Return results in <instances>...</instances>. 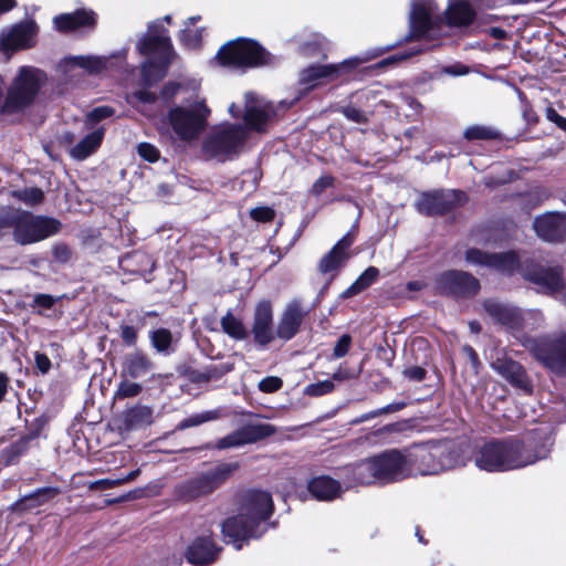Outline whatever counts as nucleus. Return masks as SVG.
<instances>
[{"label":"nucleus","instance_id":"nucleus-1","mask_svg":"<svg viewBox=\"0 0 566 566\" xmlns=\"http://www.w3.org/2000/svg\"><path fill=\"white\" fill-rule=\"evenodd\" d=\"M549 444V438L538 448H535L531 439L491 440L474 452L473 461L480 470L486 472L518 470L546 459Z\"/></svg>","mask_w":566,"mask_h":566},{"label":"nucleus","instance_id":"nucleus-2","mask_svg":"<svg viewBox=\"0 0 566 566\" xmlns=\"http://www.w3.org/2000/svg\"><path fill=\"white\" fill-rule=\"evenodd\" d=\"M273 512V501L265 491L245 493L240 512L222 524V534L228 543L241 549L243 543L252 537H260L265 532V521Z\"/></svg>","mask_w":566,"mask_h":566},{"label":"nucleus","instance_id":"nucleus-3","mask_svg":"<svg viewBox=\"0 0 566 566\" xmlns=\"http://www.w3.org/2000/svg\"><path fill=\"white\" fill-rule=\"evenodd\" d=\"M465 260L470 264L486 266L509 274L518 269L524 279L531 281L546 293L556 292L563 285L558 266L543 268L536 264H520L514 252L490 254L478 249H470L465 253Z\"/></svg>","mask_w":566,"mask_h":566},{"label":"nucleus","instance_id":"nucleus-4","mask_svg":"<svg viewBox=\"0 0 566 566\" xmlns=\"http://www.w3.org/2000/svg\"><path fill=\"white\" fill-rule=\"evenodd\" d=\"M137 50L146 56L140 67L142 85L151 86L166 75L172 59V44L163 22L149 24L146 33L138 40Z\"/></svg>","mask_w":566,"mask_h":566},{"label":"nucleus","instance_id":"nucleus-5","mask_svg":"<svg viewBox=\"0 0 566 566\" xmlns=\"http://www.w3.org/2000/svg\"><path fill=\"white\" fill-rule=\"evenodd\" d=\"M200 80L179 74V95H184L179 105V140H193L206 129L210 108L199 95Z\"/></svg>","mask_w":566,"mask_h":566},{"label":"nucleus","instance_id":"nucleus-6","mask_svg":"<svg viewBox=\"0 0 566 566\" xmlns=\"http://www.w3.org/2000/svg\"><path fill=\"white\" fill-rule=\"evenodd\" d=\"M409 474L431 475L461 464L460 453L450 441H431L406 449Z\"/></svg>","mask_w":566,"mask_h":566},{"label":"nucleus","instance_id":"nucleus-7","mask_svg":"<svg viewBox=\"0 0 566 566\" xmlns=\"http://www.w3.org/2000/svg\"><path fill=\"white\" fill-rule=\"evenodd\" d=\"M45 78V74L39 69L21 67L0 106L1 115L4 117L20 116L34 102Z\"/></svg>","mask_w":566,"mask_h":566},{"label":"nucleus","instance_id":"nucleus-8","mask_svg":"<svg viewBox=\"0 0 566 566\" xmlns=\"http://www.w3.org/2000/svg\"><path fill=\"white\" fill-rule=\"evenodd\" d=\"M248 129L239 124L222 123L210 128L202 140V154L210 159L226 161L237 157L243 149Z\"/></svg>","mask_w":566,"mask_h":566},{"label":"nucleus","instance_id":"nucleus-9","mask_svg":"<svg viewBox=\"0 0 566 566\" xmlns=\"http://www.w3.org/2000/svg\"><path fill=\"white\" fill-rule=\"evenodd\" d=\"M217 61L232 69H251L271 63V55L258 42L248 39H238L222 45Z\"/></svg>","mask_w":566,"mask_h":566},{"label":"nucleus","instance_id":"nucleus-10","mask_svg":"<svg viewBox=\"0 0 566 566\" xmlns=\"http://www.w3.org/2000/svg\"><path fill=\"white\" fill-rule=\"evenodd\" d=\"M60 229L61 222L54 218L15 212L13 237L22 245L42 241L56 234Z\"/></svg>","mask_w":566,"mask_h":566},{"label":"nucleus","instance_id":"nucleus-11","mask_svg":"<svg viewBox=\"0 0 566 566\" xmlns=\"http://www.w3.org/2000/svg\"><path fill=\"white\" fill-rule=\"evenodd\" d=\"M381 53L382 51L380 49H376L360 55L346 59L338 64L311 65L300 73V82L308 87H314L321 84L324 80H336L340 75L358 67L363 63L379 56Z\"/></svg>","mask_w":566,"mask_h":566},{"label":"nucleus","instance_id":"nucleus-12","mask_svg":"<svg viewBox=\"0 0 566 566\" xmlns=\"http://www.w3.org/2000/svg\"><path fill=\"white\" fill-rule=\"evenodd\" d=\"M409 24L412 38L433 39L440 35L443 20L434 0H412Z\"/></svg>","mask_w":566,"mask_h":566},{"label":"nucleus","instance_id":"nucleus-13","mask_svg":"<svg viewBox=\"0 0 566 566\" xmlns=\"http://www.w3.org/2000/svg\"><path fill=\"white\" fill-rule=\"evenodd\" d=\"M524 346L544 366L558 374H566V337L527 338Z\"/></svg>","mask_w":566,"mask_h":566},{"label":"nucleus","instance_id":"nucleus-14","mask_svg":"<svg viewBox=\"0 0 566 566\" xmlns=\"http://www.w3.org/2000/svg\"><path fill=\"white\" fill-rule=\"evenodd\" d=\"M126 59L127 50H122L109 55L69 56L62 61L60 66L64 72L81 67L90 74H98L107 70H119L125 65Z\"/></svg>","mask_w":566,"mask_h":566},{"label":"nucleus","instance_id":"nucleus-15","mask_svg":"<svg viewBox=\"0 0 566 566\" xmlns=\"http://www.w3.org/2000/svg\"><path fill=\"white\" fill-rule=\"evenodd\" d=\"M436 289L441 294L467 296L478 292L479 282L469 273L451 270L436 279Z\"/></svg>","mask_w":566,"mask_h":566},{"label":"nucleus","instance_id":"nucleus-16","mask_svg":"<svg viewBox=\"0 0 566 566\" xmlns=\"http://www.w3.org/2000/svg\"><path fill=\"white\" fill-rule=\"evenodd\" d=\"M406 455V450H389L376 455L380 484L397 482L410 476Z\"/></svg>","mask_w":566,"mask_h":566},{"label":"nucleus","instance_id":"nucleus-17","mask_svg":"<svg viewBox=\"0 0 566 566\" xmlns=\"http://www.w3.org/2000/svg\"><path fill=\"white\" fill-rule=\"evenodd\" d=\"M237 463H221L206 474L191 482L187 490H182V496L197 497L212 492L223 483L235 470Z\"/></svg>","mask_w":566,"mask_h":566},{"label":"nucleus","instance_id":"nucleus-18","mask_svg":"<svg viewBox=\"0 0 566 566\" xmlns=\"http://www.w3.org/2000/svg\"><path fill=\"white\" fill-rule=\"evenodd\" d=\"M244 98L243 119L247 126L256 132H264L268 123L276 114L273 105L251 92H248Z\"/></svg>","mask_w":566,"mask_h":566},{"label":"nucleus","instance_id":"nucleus-19","mask_svg":"<svg viewBox=\"0 0 566 566\" xmlns=\"http://www.w3.org/2000/svg\"><path fill=\"white\" fill-rule=\"evenodd\" d=\"M464 199V195L454 190L422 193L417 201V209L423 214H442Z\"/></svg>","mask_w":566,"mask_h":566},{"label":"nucleus","instance_id":"nucleus-20","mask_svg":"<svg viewBox=\"0 0 566 566\" xmlns=\"http://www.w3.org/2000/svg\"><path fill=\"white\" fill-rule=\"evenodd\" d=\"M252 334L258 345L265 347L274 340L276 329L273 328V310L268 300L260 301L254 310Z\"/></svg>","mask_w":566,"mask_h":566},{"label":"nucleus","instance_id":"nucleus-21","mask_svg":"<svg viewBox=\"0 0 566 566\" xmlns=\"http://www.w3.org/2000/svg\"><path fill=\"white\" fill-rule=\"evenodd\" d=\"M275 433V428L269 423L244 426L223 437L217 442L218 449H228L256 442Z\"/></svg>","mask_w":566,"mask_h":566},{"label":"nucleus","instance_id":"nucleus-22","mask_svg":"<svg viewBox=\"0 0 566 566\" xmlns=\"http://www.w3.org/2000/svg\"><path fill=\"white\" fill-rule=\"evenodd\" d=\"M536 234L544 241L558 242L566 239V213L546 212L533 221Z\"/></svg>","mask_w":566,"mask_h":566},{"label":"nucleus","instance_id":"nucleus-23","mask_svg":"<svg viewBox=\"0 0 566 566\" xmlns=\"http://www.w3.org/2000/svg\"><path fill=\"white\" fill-rule=\"evenodd\" d=\"M36 27L33 22L20 23L0 35V49L3 51L27 49L33 45Z\"/></svg>","mask_w":566,"mask_h":566},{"label":"nucleus","instance_id":"nucleus-24","mask_svg":"<svg viewBox=\"0 0 566 566\" xmlns=\"http://www.w3.org/2000/svg\"><path fill=\"white\" fill-rule=\"evenodd\" d=\"M307 312L297 301L289 303L276 326V337L283 340L292 339L300 331L303 318Z\"/></svg>","mask_w":566,"mask_h":566},{"label":"nucleus","instance_id":"nucleus-25","mask_svg":"<svg viewBox=\"0 0 566 566\" xmlns=\"http://www.w3.org/2000/svg\"><path fill=\"white\" fill-rule=\"evenodd\" d=\"M484 308L495 323L511 331H520L521 310L516 306L495 300H488L484 303Z\"/></svg>","mask_w":566,"mask_h":566},{"label":"nucleus","instance_id":"nucleus-26","mask_svg":"<svg viewBox=\"0 0 566 566\" xmlns=\"http://www.w3.org/2000/svg\"><path fill=\"white\" fill-rule=\"evenodd\" d=\"M220 548L209 536H200L188 547L186 557L192 565H208L216 560Z\"/></svg>","mask_w":566,"mask_h":566},{"label":"nucleus","instance_id":"nucleus-27","mask_svg":"<svg viewBox=\"0 0 566 566\" xmlns=\"http://www.w3.org/2000/svg\"><path fill=\"white\" fill-rule=\"evenodd\" d=\"M95 21V13L85 9L61 13L53 18L54 28L59 32H71L82 27H92Z\"/></svg>","mask_w":566,"mask_h":566},{"label":"nucleus","instance_id":"nucleus-28","mask_svg":"<svg viewBox=\"0 0 566 566\" xmlns=\"http://www.w3.org/2000/svg\"><path fill=\"white\" fill-rule=\"evenodd\" d=\"M354 239L350 233L345 234L333 249L325 254L319 262V271L322 273H329L337 270L347 260L348 248L353 244Z\"/></svg>","mask_w":566,"mask_h":566},{"label":"nucleus","instance_id":"nucleus-29","mask_svg":"<svg viewBox=\"0 0 566 566\" xmlns=\"http://www.w3.org/2000/svg\"><path fill=\"white\" fill-rule=\"evenodd\" d=\"M494 369L502 375L514 387L524 391H531V385L523 367L513 360H497L493 364Z\"/></svg>","mask_w":566,"mask_h":566},{"label":"nucleus","instance_id":"nucleus-30","mask_svg":"<svg viewBox=\"0 0 566 566\" xmlns=\"http://www.w3.org/2000/svg\"><path fill=\"white\" fill-rule=\"evenodd\" d=\"M104 135L105 128L103 126L95 128L70 149L71 157L80 161L86 159L99 148Z\"/></svg>","mask_w":566,"mask_h":566},{"label":"nucleus","instance_id":"nucleus-31","mask_svg":"<svg viewBox=\"0 0 566 566\" xmlns=\"http://www.w3.org/2000/svg\"><path fill=\"white\" fill-rule=\"evenodd\" d=\"M308 491L319 501H329L339 495L340 484L329 476L322 475L308 482Z\"/></svg>","mask_w":566,"mask_h":566},{"label":"nucleus","instance_id":"nucleus-32","mask_svg":"<svg viewBox=\"0 0 566 566\" xmlns=\"http://www.w3.org/2000/svg\"><path fill=\"white\" fill-rule=\"evenodd\" d=\"M153 369L151 360L142 352L126 355L123 363V373L130 378H140Z\"/></svg>","mask_w":566,"mask_h":566},{"label":"nucleus","instance_id":"nucleus-33","mask_svg":"<svg viewBox=\"0 0 566 566\" xmlns=\"http://www.w3.org/2000/svg\"><path fill=\"white\" fill-rule=\"evenodd\" d=\"M447 21L450 25L462 27L470 24L475 12L472 7L465 1H453L447 9Z\"/></svg>","mask_w":566,"mask_h":566},{"label":"nucleus","instance_id":"nucleus-34","mask_svg":"<svg viewBox=\"0 0 566 566\" xmlns=\"http://www.w3.org/2000/svg\"><path fill=\"white\" fill-rule=\"evenodd\" d=\"M232 369L230 364H213L206 367L203 370H193L188 374V378L198 385H205L210 381L220 379L223 375Z\"/></svg>","mask_w":566,"mask_h":566},{"label":"nucleus","instance_id":"nucleus-35","mask_svg":"<svg viewBox=\"0 0 566 566\" xmlns=\"http://www.w3.org/2000/svg\"><path fill=\"white\" fill-rule=\"evenodd\" d=\"M371 469V458H368L347 467L345 472L349 475V483L369 485L375 484V475H373Z\"/></svg>","mask_w":566,"mask_h":566},{"label":"nucleus","instance_id":"nucleus-36","mask_svg":"<svg viewBox=\"0 0 566 566\" xmlns=\"http://www.w3.org/2000/svg\"><path fill=\"white\" fill-rule=\"evenodd\" d=\"M153 410L146 406H136L125 415L126 428L132 430L151 423Z\"/></svg>","mask_w":566,"mask_h":566},{"label":"nucleus","instance_id":"nucleus-37","mask_svg":"<svg viewBox=\"0 0 566 566\" xmlns=\"http://www.w3.org/2000/svg\"><path fill=\"white\" fill-rule=\"evenodd\" d=\"M198 20H200V17L196 15L189 18V20L184 23V29L181 30V35L179 36V40L187 49H197L201 44L202 29L192 27V24Z\"/></svg>","mask_w":566,"mask_h":566},{"label":"nucleus","instance_id":"nucleus-38","mask_svg":"<svg viewBox=\"0 0 566 566\" xmlns=\"http://www.w3.org/2000/svg\"><path fill=\"white\" fill-rule=\"evenodd\" d=\"M379 275V271L375 266L367 268L359 276L358 279L348 287L346 289L342 296L343 297H352L361 291L366 290L368 286H370L376 279Z\"/></svg>","mask_w":566,"mask_h":566},{"label":"nucleus","instance_id":"nucleus-39","mask_svg":"<svg viewBox=\"0 0 566 566\" xmlns=\"http://www.w3.org/2000/svg\"><path fill=\"white\" fill-rule=\"evenodd\" d=\"M221 327L227 335L237 340H243L248 337V329L245 328L244 324L231 312H228L221 318Z\"/></svg>","mask_w":566,"mask_h":566},{"label":"nucleus","instance_id":"nucleus-40","mask_svg":"<svg viewBox=\"0 0 566 566\" xmlns=\"http://www.w3.org/2000/svg\"><path fill=\"white\" fill-rule=\"evenodd\" d=\"M221 409H213L195 413L185 419L182 422H179V429L196 427L208 421L217 420L221 417Z\"/></svg>","mask_w":566,"mask_h":566},{"label":"nucleus","instance_id":"nucleus-41","mask_svg":"<svg viewBox=\"0 0 566 566\" xmlns=\"http://www.w3.org/2000/svg\"><path fill=\"white\" fill-rule=\"evenodd\" d=\"M177 94V84L169 83L167 84L161 92L163 102L169 107L168 111V122L170 128L174 133H177V111L170 107V102Z\"/></svg>","mask_w":566,"mask_h":566},{"label":"nucleus","instance_id":"nucleus-42","mask_svg":"<svg viewBox=\"0 0 566 566\" xmlns=\"http://www.w3.org/2000/svg\"><path fill=\"white\" fill-rule=\"evenodd\" d=\"M544 316L542 312L537 310L521 311V329L534 331L542 326Z\"/></svg>","mask_w":566,"mask_h":566},{"label":"nucleus","instance_id":"nucleus-43","mask_svg":"<svg viewBox=\"0 0 566 566\" xmlns=\"http://www.w3.org/2000/svg\"><path fill=\"white\" fill-rule=\"evenodd\" d=\"M497 136V132L486 126H471L464 130V137L468 140H486Z\"/></svg>","mask_w":566,"mask_h":566},{"label":"nucleus","instance_id":"nucleus-44","mask_svg":"<svg viewBox=\"0 0 566 566\" xmlns=\"http://www.w3.org/2000/svg\"><path fill=\"white\" fill-rule=\"evenodd\" d=\"M114 114V109L109 106H98L92 109L85 117V127L93 129L97 123L111 117Z\"/></svg>","mask_w":566,"mask_h":566},{"label":"nucleus","instance_id":"nucleus-45","mask_svg":"<svg viewBox=\"0 0 566 566\" xmlns=\"http://www.w3.org/2000/svg\"><path fill=\"white\" fill-rule=\"evenodd\" d=\"M150 339L158 352H166L171 344V334L165 328H159L151 332Z\"/></svg>","mask_w":566,"mask_h":566},{"label":"nucleus","instance_id":"nucleus-46","mask_svg":"<svg viewBox=\"0 0 566 566\" xmlns=\"http://www.w3.org/2000/svg\"><path fill=\"white\" fill-rule=\"evenodd\" d=\"M127 103H129L133 106H137L138 103L142 104H151L156 102V95L151 92H148L146 90H139L136 91L126 97Z\"/></svg>","mask_w":566,"mask_h":566},{"label":"nucleus","instance_id":"nucleus-47","mask_svg":"<svg viewBox=\"0 0 566 566\" xmlns=\"http://www.w3.org/2000/svg\"><path fill=\"white\" fill-rule=\"evenodd\" d=\"M56 491L53 489H41L36 491L34 494L24 499V503L29 506L41 505L48 499L54 496Z\"/></svg>","mask_w":566,"mask_h":566},{"label":"nucleus","instance_id":"nucleus-48","mask_svg":"<svg viewBox=\"0 0 566 566\" xmlns=\"http://www.w3.org/2000/svg\"><path fill=\"white\" fill-rule=\"evenodd\" d=\"M142 391V386L136 382L130 381H122L115 397L116 398H128V397H135Z\"/></svg>","mask_w":566,"mask_h":566},{"label":"nucleus","instance_id":"nucleus-49","mask_svg":"<svg viewBox=\"0 0 566 566\" xmlns=\"http://www.w3.org/2000/svg\"><path fill=\"white\" fill-rule=\"evenodd\" d=\"M333 389H334L333 381L324 380V381H318L316 384L308 385L305 389V392L308 396L318 397V396H322V395L333 391Z\"/></svg>","mask_w":566,"mask_h":566},{"label":"nucleus","instance_id":"nucleus-50","mask_svg":"<svg viewBox=\"0 0 566 566\" xmlns=\"http://www.w3.org/2000/svg\"><path fill=\"white\" fill-rule=\"evenodd\" d=\"M137 153L143 159L149 163H155L159 159V150L149 143L138 144Z\"/></svg>","mask_w":566,"mask_h":566},{"label":"nucleus","instance_id":"nucleus-51","mask_svg":"<svg viewBox=\"0 0 566 566\" xmlns=\"http://www.w3.org/2000/svg\"><path fill=\"white\" fill-rule=\"evenodd\" d=\"M19 198L28 205H35L42 201L43 192L39 188H29L20 191Z\"/></svg>","mask_w":566,"mask_h":566},{"label":"nucleus","instance_id":"nucleus-52","mask_svg":"<svg viewBox=\"0 0 566 566\" xmlns=\"http://www.w3.org/2000/svg\"><path fill=\"white\" fill-rule=\"evenodd\" d=\"M282 386V379L275 376L265 377L259 382V389L263 392L277 391Z\"/></svg>","mask_w":566,"mask_h":566},{"label":"nucleus","instance_id":"nucleus-53","mask_svg":"<svg viewBox=\"0 0 566 566\" xmlns=\"http://www.w3.org/2000/svg\"><path fill=\"white\" fill-rule=\"evenodd\" d=\"M334 185V178L329 175L321 176L312 186V195L318 197L323 191Z\"/></svg>","mask_w":566,"mask_h":566},{"label":"nucleus","instance_id":"nucleus-54","mask_svg":"<svg viewBox=\"0 0 566 566\" xmlns=\"http://www.w3.org/2000/svg\"><path fill=\"white\" fill-rule=\"evenodd\" d=\"M252 219L259 222H268L274 218V211L269 207H258L250 211Z\"/></svg>","mask_w":566,"mask_h":566},{"label":"nucleus","instance_id":"nucleus-55","mask_svg":"<svg viewBox=\"0 0 566 566\" xmlns=\"http://www.w3.org/2000/svg\"><path fill=\"white\" fill-rule=\"evenodd\" d=\"M352 338L349 335H343L334 347V356L336 358L344 357L350 347Z\"/></svg>","mask_w":566,"mask_h":566},{"label":"nucleus","instance_id":"nucleus-56","mask_svg":"<svg viewBox=\"0 0 566 566\" xmlns=\"http://www.w3.org/2000/svg\"><path fill=\"white\" fill-rule=\"evenodd\" d=\"M53 256L57 262H67L71 256V250L65 244H56L52 250Z\"/></svg>","mask_w":566,"mask_h":566},{"label":"nucleus","instance_id":"nucleus-57","mask_svg":"<svg viewBox=\"0 0 566 566\" xmlns=\"http://www.w3.org/2000/svg\"><path fill=\"white\" fill-rule=\"evenodd\" d=\"M343 114L345 115V117L355 123H364L366 120L364 112L353 106H347L343 108Z\"/></svg>","mask_w":566,"mask_h":566},{"label":"nucleus","instance_id":"nucleus-58","mask_svg":"<svg viewBox=\"0 0 566 566\" xmlns=\"http://www.w3.org/2000/svg\"><path fill=\"white\" fill-rule=\"evenodd\" d=\"M546 118L556 124L559 128L566 132V118L560 116L553 107H547L545 111Z\"/></svg>","mask_w":566,"mask_h":566},{"label":"nucleus","instance_id":"nucleus-59","mask_svg":"<svg viewBox=\"0 0 566 566\" xmlns=\"http://www.w3.org/2000/svg\"><path fill=\"white\" fill-rule=\"evenodd\" d=\"M118 485H120L118 478H115V479L107 478V479H101V480L92 482L90 484V489H92V490H94V489L106 490V489H112V488H115V486H118Z\"/></svg>","mask_w":566,"mask_h":566},{"label":"nucleus","instance_id":"nucleus-60","mask_svg":"<svg viewBox=\"0 0 566 566\" xmlns=\"http://www.w3.org/2000/svg\"><path fill=\"white\" fill-rule=\"evenodd\" d=\"M15 212V210L0 212V231L14 226Z\"/></svg>","mask_w":566,"mask_h":566},{"label":"nucleus","instance_id":"nucleus-61","mask_svg":"<svg viewBox=\"0 0 566 566\" xmlns=\"http://www.w3.org/2000/svg\"><path fill=\"white\" fill-rule=\"evenodd\" d=\"M33 303L34 305L42 308H51L54 305L55 300L49 294H36L34 296Z\"/></svg>","mask_w":566,"mask_h":566},{"label":"nucleus","instance_id":"nucleus-62","mask_svg":"<svg viewBox=\"0 0 566 566\" xmlns=\"http://www.w3.org/2000/svg\"><path fill=\"white\" fill-rule=\"evenodd\" d=\"M122 338L125 344L134 345L137 339L136 329L129 325L122 326Z\"/></svg>","mask_w":566,"mask_h":566},{"label":"nucleus","instance_id":"nucleus-63","mask_svg":"<svg viewBox=\"0 0 566 566\" xmlns=\"http://www.w3.org/2000/svg\"><path fill=\"white\" fill-rule=\"evenodd\" d=\"M405 376L409 379L420 381L424 378L426 371L421 367H411L405 370Z\"/></svg>","mask_w":566,"mask_h":566},{"label":"nucleus","instance_id":"nucleus-64","mask_svg":"<svg viewBox=\"0 0 566 566\" xmlns=\"http://www.w3.org/2000/svg\"><path fill=\"white\" fill-rule=\"evenodd\" d=\"M35 364H36V367L44 374L46 373L50 367H51V361L50 359L48 358L46 355L44 354H41V353H36L35 354Z\"/></svg>","mask_w":566,"mask_h":566}]
</instances>
